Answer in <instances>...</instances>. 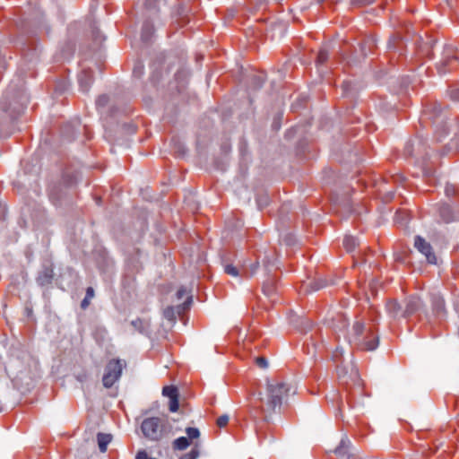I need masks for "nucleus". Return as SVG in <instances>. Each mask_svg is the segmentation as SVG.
<instances>
[{"mask_svg":"<svg viewBox=\"0 0 459 459\" xmlns=\"http://www.w3.org/2000/svg\"><path fill=\"white\" fill-rule=\"evenodd\" d=\"M290 386L287 383L279 380H267L265 393L257 394L261 403L260 410L264 413V420L269 422L272 414L280 411L284 400L290 392Z\"/></svg>","mask_w":459,"mask_h":459,"instance_id":"nucleus-1","label":"nucleus"},{"mask_svg":"<svg viewBox=\"0 0 459 459\" xmlns=\"http://www.w3.org/2000/svg\"><path fill=\"white\" fill-rule=\"evenodd\" d=\"M79 178L78 170L65 169L62 178L49 187V200L55 206L65 207L73 204Z\"/></svg>","mask_w":459,"mask_h":459,"instance_id":"nucleus-2","label":"nucleus"},{"mask_svg":"<svg viewBox=\"0 0 459 459\" xmlns=\"http://www.w3.org/2000/svg\"><path fill=\"white\" fill-rule=\"evenodd\" d=\"M351 347L360 351H375L379 345V336L375 329L362 319H355L344 335Z\"/></svg>","mask_w":459,"mask_h":459,"instance_id":"nucleus-3","label":"nucleus"},{"mask_svg":"<svg viewBox=\"0 0 459 459\" xmlns=\"http://www.w3.org/2000/svg\"><path fill=\"white\" fill-rule=\"evenodd\" d=\"M28 103L29 95L23 87L22 81L19 79L18 83L8 86L0 101V108L14 121L23 113Z\"/></svg>","mask_w":459,"mask_h":459,"instance_id":"nucleus-4","label":"nucleus"},{"mask_svg":"<svg viewBox=\"0 0 459 459\" xmlns=\"http://www.w3.org/2000/svg\"><path fill=\"white\" fill-rule=\"evenodd\" d=\"M447 120L448 111L443 109L437 102H429L425 104L420 122L424 127H433L437 141H441L449 132Z\"/></svg>","mask_w":459,"mask_h":459,"instance_id":"nucleus-5","label":"nucleus"},{"mask_svg":"<svg viewBox=\"0 0 459 459\" xmlns=\"http://www.w3.org/2000/svg\"><path fill=\"white\" fill-rule=\"evenodd\" d=\"M141 429L146 438L158 441L171 432L172 426L167 419L151 417L143 420Z\"/></svg>","mask_w":459,"mask_h":459,"instance_id":"nucleus-6","label":"nucleus"},{"mask_svg":"<svg viewBox=\"0 0 459 459\" xmlns=\"http://www.w3.org/2000/svg\"><path fill=\"white\" fill-rule=\"evenodd\" d=\"M427 139L422 135H418L414 139L410 140L404 147V155L407 157H414L423 160V173L428 179L434 178L435 171L425 162L427 152Z\"/></svg>","mask_w":459,"mask_h":459,"instance_id":"nucleus-7","label":"nucleus"},{"mask_svg":"<svg viewBox=\"0 0 459 459\" xmlns=\"http://www.w3.org/2000/svg\"><path fill=\"white\" fill-rule=\"evenodd\" d=\"M15 45L20 49L22 56L29 62L33 61L39 56V49L34 31L22 29L21 35L16 39Z\"/></svg>","mask_w":459,"mask_h":459,"instance_id":"nucleus-8","label":"nucleus"},{"mask_svg":"<svg viewBox=\"0 0 459 459\" xmlns=\"http://www.w3.org/2000/svg\"><path fill=\"white\" fill-rule=\"evenodd\" d=\"M414 315L417 316L420 321L426 320L430 323V314L423 300L417 295L409 296L404 300V310L403 311V318H408Z\"/></svg>","mask_w":459,"mask_h":459,"instance_id":"nucleus-9","label":"nucleus"},{"mask_svg":"<svg viewBox=\"0 0 459 459\" xmlns=\"http://www.w3.org/2000/svg\"><path fill=\"white\" fill-rule=\"evenodd\" d=\"M438 222L452 223L459 221V202H441L435 205Z\"/></svg>","mask_w":459,"mask_h":459,"instance_id":"nucleus-10","label":"nucleus"},{"mask_svg":"<svg viewBox=\"0 0 459 459\" xmlns=\"http://www.w3.org/2000/svg\"><path fill=\"white\" fill-rule=\"evenodd\" d=\"M126 366L122 359H111L105 367V372L102 377V383L106 388H110L120 378L123 368Z\"/></svg>","mask_w":459,"mask_h":459,"instance_id":"nucleus-11","label":"nucleus"},{"mask_svg":"<svg viewBox=\"0 0 459 459\" xmlns=\"http://www.w3.org/2000/svg\"><path fill=\"white\" fill-rule=\"evenodd\" d=\"M459 66V51L453 46L444 48L443 56L437 67L440 74H446Z\"/></svg>","mask_w":459,"mask_h":459,"instance_id":"nucleus-12","label":"nucleus"},{"mask_svg":"<svg viewBox=\"0 0 459 459\" xmlns=\"http://www.w3.org/2000/svg\"><path fill=\"white\" fill-rule=\"evenodd\" d=\"M334 454L342 459H363L355 453V448L347 437L341 439L340 444L334 449Z\"/></svg>","mask_w":459,"mask_h":459,"instance_id":"nucleus-13","label":"nucleus"},{"mask_svg":"<svg viewBox=\"0 0 459 459\" xmlns=\"http://www.w3.org/2000/svg\"><path fill=\"white\" fill-rule=\"evenodd\" d=\"M430 302L432 312L430 314V319L434 317L437 320H443L446 316V309L444 299L437 293H433L430 296Z\"/></svg>","mask_w":459,"mask_h":459,"instance_id":"nucleus-14","label":"nucleus"},{"mask_svg":"<svg viewBox=\"0 0 459 459\" xmlns=\"http://www.w3.org/2000/svg\"><path fill=\"white\" fill-rule=\"evenodd\" d=\"M414 247L419 252L425 255L428 263L436 264L437 257L433 252L431 245L427 242L422 237L416 236L414 238Z\"/></svg>","mask_w":459,"mask_h":459,"instance_id":"nucleus-15","label":"nucleus"},{"mask_svg":"<svg viewBox=\"0 0 459 459\" xmlns=\"http://www.w3.org/2000/svg\"><path fill=\"white\" fill-rule=\"evenodd\" d=\"M193 302V297L187 296L186 299L181 304L176 307H168L163 311V316L166 319L175 322L177 315H180L190 308Z\"/></svg>","mask_w":459,"mask_h":459,"instance_id":"nucleus-16","label":"nucleus"},{"mask_svg":"<svg viewBox=\"0 0 459 459\" xmlns=\"http://www.w3.org/2000/svg\"><path fill=\"white\" fill-rule=\"evenodd\" d=\"M54 278L53 266L50 264H44L37 276V283L40 286L51 284Z\"/></svg>","mask_w":459,"mask_h":459,"instance_id":"nucleus-17","label":"nucleus"},{"mask_svg":"<svg viewBox=\"0 0 459 459\" xmlns=\"http://www.w3.org/2000/svg\"><path fill=\"white\" fill-rule=\"evenodd\" d=\"M79 86L82 91L88 92L93 82L92 71L84 68L78 76Z\"/></svg>","mask_w":459,"mask_h":459,"instance_id":"nucleus-18","label":"nucleus"},{"mask_svg":"<svg viewBox=\"0 0 459 459\" xmlns=\"http://www.w3.org/2000/svg\"><path fill=\"white\" fill-rule=\"evenodd\" d=\"M331 327L334 331H345V333L349 330V319L342 313H338L332 318Z\"/></svg>","mask_w":459,"mask_h":459,"instance_id":"nucleus-19","label":"nucleus"},{"mask_svg":"<svg viewBox=\"0 0 459 459\" xmlns=\"http://www.w3.org/2000/svg\"><path fill=\"white\" fill-rule=\"evenodd\" d=\"M131 325L139 333L150 336L152 334L151 324L147 319L136 318L131 321Z\"/></svg>","mask_w":459,"mask_h":459,"instance_id":"nucleus-20","label":"nucleus"},{"mask_svg":"<svg viewBox=\"0 0 459 459\" xmlns=\"http://www.w3.org/2000/svg\"><path fill=\"white\" fill-rule=\"evenodd\" d=\"M154 34V27L152 22L149 19L145 20L141 31V40L143 43L148 45L152 42V36Z\"/></svg>","mask_w":459,"mask_h":459,"instance_id":"nucleus-21","label":"nucleus"},{"mask_svg":"<svg viewBox=\"0 0 459 459\" xmlns=\"http://www.w3.org/2000/svg\"><path fill=\"white\" fill-rule=\"evenodd\" d=\"M404 307L399 304L396 300H389L386 303V311L388 315L393 318L403 317V311Z\"/></svg>","mask_w":459,"mask_h":459,"instance_id":"nucleus-22","label":"nucleus"},{"mask_svg":"<svg viewBox=\"0 0 459 459\" xmlns=\"http://www.w3.org/2000/svg\"><path fill=\"white\" fill-rule=\"evenodd\" d=\"M276 280L274 277H268L263 283V292L265 296L273 298L276 292Z\"/></svg>","mask_w":459,"mask_h":459,"instance_id":"nucleus-23","label":"nucleus"},{"mask_svg":"<svg viewBox=\"0 0 459 459\" xmlns=\"http://www.w3.org/2000/svg\"><path fill=\"white\" fill-rule=\"evenodd\" d=\"M112 437L110 434L99 433L97 435V441L99 449L101 453H105L108 448V445L111 442Z\"/></svg>","mask_w":459,"mask_h":459,"instance_id":"nucleus-24","label":"nucleus"},{"mask_svg":"<svg viewBox=\"0 0 459 459\" xmlns=\"http://www.w3.org/2000/svg\"><path fill=\"white\" fill-rule=\"evenodd\" d=\"M376 39L374 38H368L360 44V50L364 56H367L368 53L372 51V48L376 47Z\"/></svg>","mask_w":459,"mask_h":459,"instance_id":"nucleus-25","label":"nucleus"},{"mask_svg":"<svg viewBox=\"0 0 459 459\" xmlns=\"http://www.w3.org/2000/svg\"><path fill=\"white\" fill-rule=\"evenodd\" d=\"M54 91L56 95L65 93L69 88V82L65 79H61L54 83Z\"/></svg>","mask_w":459,"mask_h":459,"instance_id":"nucleus-26","label":"nucleus"},{"mask_svg":"<svg viewBox=\"0 0 459 459\" xmlns=\"http://www.w3.org/2000/svg\"><path fill=\"white\" fill-rule=\"evenodd\" d=\"M334 282L333 281H328L326 279L318 278L311 282L312 290H319L328 285H333Z\"/></svg>","mask_w":459,"mask_h":459,"instance_id":"nucleus-27","label":"nucleus"},{"mask_svg":"<svg viewBox=\"0 0 459 459\" xmlns=\"http://www.w3.org/2000/svg\"><path fill=\"white\" fill-rule=\"evenodd\" d=\"M265 81L264 74H255L252 76L250 81V87L254 90H259L263 87Z\"/></svg>","mask_w":459,"mask_h":459,"instance_id":"nucleus-28","label":"nucleus"},{"mask_svg":"<svg viewBox=\"0 0 459 459\" xmlns=\"http://www.w3.org/2000/svg\"><path fill=\"white\" fill-rule=\"evenodd\" d=\"M358 245V239L352 236H346L343 239V246L350 253L353 252Z\"/></svg>","mask_w":459,"mask_h":459,"instance_id":"nucleus-29","label":"nucleus"},{"mask_svg":"<svg viewBox=\"0 0 459 459\" xmlns=\"http://www.w3.org/2000/svg\"><path fill=\"white\" fill-rule=\"evenodd\" d=\"M258 269V263L244 264L242 266V273L247 277L253 276Z\"/></svg>","mask_w":459,"mask_h":459,"instance_id":"nucleus-30","label":"nucleus"},{"mask_svg":"<svg viewBox=\"0 0 459 459\" xmlns=\"http://www.w3.org/2000/svg\"><path fill=\"white\" fill-rule=\"evenodd\" d=\"M190 445V441L186 437H178L173 441V448L175 450H184Z\"/></svg>","mask_w":459,"mask_h":459,"instance_id":"nucleus-31","label":"nucleus"},{"mask_svg":"<svg viewBox=\"0 0 459 459\" xmlns=\"http://www.w3.org/2000/svg\"><path fill=\"white\" fill-rule=\"evenodd\" d=\"M223 268H224V273H227L228 275H230L233 277H238V276L244 275L242 273V271L240 272V270L237 266H235L231 264H224Z\"/></svg>","mask_w":459,"mask_h":459,"instance_id":"nucleus-32","label":"nucleus"},{"mask_svg":"<svg viewBox=\"0 0 459 459\" xmlns=\"http://www.w3.org/2000/svg\"><path fill=\"white\" fill-rule=\"evenodd\" d=\"M162 394L169 397H179L178 389L175 385H166L162 389Z\"/></svg>","mask_w":459,"mask_h":459,"instance_id":"nucleus-33","label":"nucleus"},{"mask_svg":"<svg viewBox=\"0 0 459 459\" xmlns=\"http://www.w3.org/2000/svg\"><path fill=\"white\" fill-rule=\"evenodd\" d=\"M74 53V44L73 42H67L62 49V55L64 58H70Z\"/></svg>","mask_w":459,"mask_h":459,"instance_id":"nucleus-34","label":"nucleus"},{"mask_svg":"<svg viewBox=\"0 0 459 459\" xmlns=\"http://www.w3.org/2000/svg\"><path fill=\"white\" fill-rule=\"evenodd\" d=\"M256 204L260 210L265 208L269 204V196L267 194H262L257 196Z\"/></svg>","mask_w":459,"mask_h":459,"instance_id":"nucleus-35","label":"nucleus"},{"mask_svg":"<svg viewBox=\"0 0 459 459\" xmlns=\"http://www.w3.org/2000/svg\"><path fill=\"white\" fill-rule=\"evenodd\" d=\"M158 3L159 0H145L144 5L150 13H155L159 11Z\"/></svg>","mask_w":459,"mask_h":459,"instance_id":"nucleus-36","label":"nucleus"},{"mask_svg":"<svg viewBox=\"0 0 459 459\" xmlns=\"http://www.w3.org/2000/svg\"><path fill=\"white\" fill-rule=\"evenodd\" d=\"M186 433L189 441L200 437V431L196 428L188 427L186 429Z\"/></svg>","mask_w":459,"mask_h":459,"instance_id":"nucleus-37","label":"nucleus"},{"mask_svg":"<svg viewBox=\"0 0 459 459\" xmlns=\"http://www.w3.org/2000/svg\"><path fill=\"white\" fill-rule=\"evenodd\" d=\"M200 455L198 447L195 446L188 453L184 454L179 459H197Z\"/></svg>","mask_w":459,"mask_h":459,"instance_id":"nucleus-38","label":"nucleus"},{"mask_svg":"<svg viewBox=\"0 0 459 459\" xmlns=\"http://www.w3.org/2000/svg\"><path fill=\"white\" fill-rule=\"evenodd\" d=\"M109 98L106 94H102L99 96V98L96 100V107L98 109L105 108L108 103Z\"/></svg>","mask_w":459,"mask_h":459,"instance_id":"nucleus-39","label":"nucleus"},{"mask_svg":"<svg viewBox=\"0 0 459 459\" xmlns=\"http://www.w3.org/2000/svg\"><path fill=\"white\" fill-rule=\"evenodd\" d=\"M329 57V53L326 49H321L316 57L317 64L323 65Z\"/></svg>","mask_w":459,"mask_h":459,"instance_id":"nucleus-40","label":"nucleus"},{"mask_svg":"<svg viewBox=\"0 0 459 459\" xmlns=\"http://www.w3.org/2000/svg\"><path fill=\"white\" fill-rule=\"evenodd\" d=\"M186 6L184 4H179L177 10L175 11V15L178 16L180 20H185L186 16Z\"/></svg>","mask_w":459,"mask_h":459,"instance_id":"nucleus-41","label":"nucleus"},{"mask_svg":"<svg viewBox=\"0 0 459 459\" xmlns=\"http://www.w3.org/2000/svg\"><path fill=\"white\" fill-rule=\"evenodd\" d=\"M179 408V400L178 397H171L169 399V411L171 412H176Z\"/></svg>","mask_w":459,"mask_h":459,"instance_id":"nucleus-42","label":"nucleus"},{"mask_svg":"<svg viewBox=\"0 0 459 459\" xmlns=\"http://www.w3.org/2000/svg\"><path fill=\"white\" fill-rule=\"evenodd\" d=\"M445 193L447 197L454 196L457 193V188L455 185L447 184L445 188Z\"/></svg>","mask_w":459,"mask_h":459,"instance_id":"nucleus-43","label":"nucleus"},{"mask_svg":"<svg viewBox=\"0 0 459 459\" xmlns=\"http://www.w3.org/2000/svg\"><path fill=\"white\" fill-rule=\"evenodd\" d=\"M342 95L349 96L352 90V83L351 82H343L342 84Z\"/></svg>","mask_w":459,"mask_h":459,"instance_id":"nucleus-44","label":"nucleus"},{"mask_svg":"<svg viewBox=\"0 0 459 459\" xmlns=\"http://www.w3.org/2000/svg\"><path fill=\"white\" fill-rule=\"evenodd\" d=\"M143 74V65L140 62L136 63L134 69H133V74L135 77H141Z\"/></svg>","mask_w":459,"mask_h":459,"instance_id":"nucleus-45","label":"nucleus"},{"mask_svg":"<svg viewBox=\"0 0 459 459\" xmlns=\"http://www.w3.org/2000/svg\"><path fill=\"white\" fill-rule=\"evenodd\" d=\"M448 93L452 100L459 102V89L452 87L449 89Z\"/></svg>","mask_w":459,"mask_h":459,"instance_id":"nucleus-46","label":"nucleus"},{"mask_svg":"<svg viewBox=\"0 0 459 459\" xmlns=\"http://www.w3.org/2000/svg\"><path fill=\"white\" fill-rule=\"evenodd\" d=\"M458 141H459V134L456 135V138L455 139H453L451 141V143H449L446 147H445V151H446V153H448L452 149L457 147L458 145Z\"/></svg>","mask_w":459,"mask_h":459,"instance_id":"nucleus-47","label":"nucleus"},{"mask_svg":"<svg viewBox=\"0 0 459 459\" xmlns=\"http://www.w3.org/2000/svg\"><path fill=\"white\" fill-rule=\"evenodd\" d=\"M229 422V416L227 414L221 415L217 419V425L220 428L225 427Z\"/></svg>","mask_w":459,"mask_h":459,"instance_id":"nucleus-48","label":"nucleus"},{"mask_svg":"<svg viewBox=\"0 0 459 459\" xmlns=\"http://www.w3.org/2000/svg\"><path fill=\"white\" fill-rule=\"evenodd\" d=\"M255 362L261 368H266L268 367V361L264 357H257Z\"/></svg>","mask_w":459,"mask_h":459,"instance_id":"nucleus-49","label":"nucleus"},{"mask_svg":"<svg viewBox=\"0 0 459 459\" xmlns=\"http://www.w3.org/2000/svg\"><path fill=\"white\" fill-rule=\"evenodd\" d=\"M346 399H347V403H349V405L351 407H355L357 403H356V400L354 398V395L351 392H349L347 396H346Z\"/></svg>","mask_w":459,"mask_h":459,"instance_id":"nucleus-50","label":"nucleus"},{"mask_svg":"<svg viewBox=\"0 0 459 459\" xmlns=\"http://www.w3.org/2000/svg\"><path fill=\"white\" fill-rule=\"evenodd\" d=\"M176 295H177V299H178V300H180V299H182L184 297H186V296L187 295V290H186V288L181 287V288H179V289L178 290V291H177Z\"/></svg>","mask_w":459,"mask_h":459,"instance_id":"nucleus-51","label":"nucleus"},{"mask_svg":"<svg viewBox=\"0 0 459 459\" xmlns=\"http://www.w3.org/2000/svg\"><path fill=\"white\" fill-rule=\"evenodd\" d=\"M284 242L288 246H292L295 243V238L291 234H288L284 238Z\"/></svg>","mask_w":459,"mask_h":459,"instance_id":"nucleus-52","label":"nucleus"},{"mask_svg":"<svg viewBox=\"0 0 459 459\" xmlns=\"http://www.w3.org/2000/svg\"><path fill=\"white\" fill-rule=\"evenodd\" d=\"M399 38L397 36H393L392 38H390L389 41H388V44H387V48L389 49H393V48H395V44L394 42L396 40H398Z\"/></svg>","mask_w":459,"mask_h":459,"instance_id":"nucleus-53","label":"nucleus"},{"mask_svg":"<svg viewBox=\"0 0 459 459\" xmlns=\"http://www.w3.org/2000/svg\"><path fill=\"white\" fill-rule=\"evenodd\" d=\"M94 297V290L92 287H88L86 290L85 298L87 299H92Z\"/></svg>","mask_w":459,"mask_h":459,"instance_id":"nucleus-54","label":"nucleus"},{"mask_svg":"<svg viewBox=\"0 0 459 459\" xmlns=\"http://www.w3.org/2000/svg\"><path fill=\"white\" fill-rule=\"evenodd\" d=\"M343 209L345 210V212H347V213H352L354 212V210H353L351 204H350V202H346L344 204Z\"/></svg>","mask_w":459,"mask_h":459,"instance_id":"nucleus-55","label":"nucleus"},{"mask_svg":"<svg viewBox=\"0 0 459 459\" xmlns=\"http://www.w3.org/2000/svg\"><path fill=\"white\" fill-rule=\"evenodd\" d=\"M89 304H90V299H87L84 297V299L82 300L81 307L82 308H85L89 306Z\"/></svg>","mask_w":459,"mask_h":459,"instance_id":"nucleus-56","label":"nucleus"},{"mask_svg":"<svg viewBox=\"0 0 459 459\" xmlns=\"http://www.w3.org/2000/svg\"><path fill=\"white\" fill-rule=\"evenodd\" d=\"M362 4H367L371 2V0H359Z\"/></svg>","mask_w":459,"mask_h":459,"instance_id":"nucleus-57","label":"nucleus"},{"mask_svg":"<svg viewBox=\"0 0 459 459\" xmlns=\"http://www.w3.org/2000/svg\"><path fill=\"white\" fill-rule=\"evenodd\" d=\"M358 391L360 393L361 392V389L359 386L357 387Z\"/></svg>","mask_w":459,"mask_h":459,"instance_id":"nucleus-58","label":"nucleus"}]
</instances>
